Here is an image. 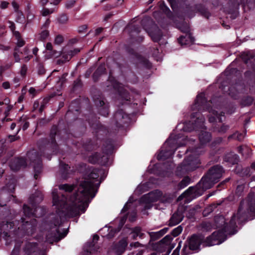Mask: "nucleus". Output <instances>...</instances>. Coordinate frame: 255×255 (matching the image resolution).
I'll return each mask as SVG.
<instances>
[{
	"label": "nucleus",
	"mask_w": 255,
	"mask_h": 255,
	"mask_svg": "<svg viewBox=\"0 0 255 255\" xmlns=\"http://www.w3.org/2000/svg\"><path fill=\"white\" fill-rule=\"evenodd\" d=\"M99 174L96 171H92L88 176L86 180L82 181L77 191L67 200L68 196L75 188V185L64 184L59 186V189L63 190L65 193L59 192L56 189L52 191L53 206L56 209V214H51L49 217L47 226L52 230L51 233L46 235V241L52 244L57 242L64 238L67 232L66 231L60 233L58 226L66 217H73L79 215L81 212L84 213L90 201V198L93 199L96 194L95 186L99 183Z\"/></svg>",
	"instance_id": "f257e3e1"
},
{
	"label": "nucleus",
	"mask_w": 255,
	"mask_h": 255,
	"mask_svg": "<svg viewBox=\"0 0 255 255\" xmlns=\"http://www.w3.org/2000/svg\"><path fill=\"white\" fill-rule=\"evenodd\" d=\"M199 139L201 146L187 150V152L190 153L177 168L176 173L178 175H182L194 170L200 164L198 155L204 152V150L202 149L203 148L202 146L211 140V134L208 132L202 131L199 135Z\"/></svg>",
	"instance_id": "f03ea898"
},
{
	"label": "nucleus",
	"mask_w": 255,
	"mask_h": 255,
	"mask_svg": "<svg viewBox=\"0 0 255 255\" xmlns=\"http://www.w3.org/2000/svg\"><path fill=\"white\" fill-rule=\"evenodd\" d=\"M255 214V195L254 193H250L246 199L241 202L237 213L233 215L230 221V227L234 229L237 226V224L242 223Z\"/></svg>",
	"instance_id": "7ed1b4c3"
},
{
	"label": "nucleus",
	"mask_w": 255,
	"mask_h": 255,
	"mask_svg": "<svg viewBox=\"0 0 255 255\" xmlns=\"http://www.w3.org/2000/svg\"><path fill=\"white\" fill-rule=\"evenodd\" d=\"M209 103H213V101L211 100L209 102H207L205 98V95L203 94H201L197 96L194 104L192 106L191 108L193 111L197 110L198 111H201L202 109L206 108L209 111V121L210 123H214L217 118L219 122H222V116H224V113L223 112H220L218 113V111L212 108L208 107Z\"/></svg>",
	"instance_id": "20e7f679"
},
{
	"label": "nucleus",
	"mask_w": 255,
	"mask_h": 255,
	"mask_svg": "<svg viewBox=\"0 0 255 255\" xmlns=\"http://www.w3.org/2000/svg\"><path fill=\"white\" fill-rule=\"evenodd\" d=\"M43 197L41 193L39 192H36L34 195L31 196L29 198V203L32 206L35 207L34 211H32L28 206L24 205L23 207V213L26 217H30L34 216L38 218L43 215L45 211L43 208L40 206H36L37 204L41 202L43 200Z\"/></svg>",
	"instance_id": "39448f33"
},
{
	"label": "nucleus",
	"mask_w": 255,
	"mask_h": 255,
	"mask_svg": "<svg viewBox=\"0 0 255 255\" xmlns=\"http://www.w3.org/2000/svg\"><path fill=\"white\" fill-rule=\"evenodd\" d=\"M216 183L210 178H208L206 174L203 176L197 186L195 187H190L184 193H183L179 197L178 200H181L184 197H190L195 194L198 188H202L203 191L211 188Z\"/></svg>",
	"instance_id": "423d86ee"
},
{
	"label": "nucleus",
	"mask_w": 255,
	"mask_h": 255,
	"mask_svg": "<svg viewBox=\"0 0 255 255\" xmlns=\"http://www.w3.org/2000/svg\"><path fill=\"white\" fill-rule=\"evenodd\" d=\"M202 236L194 234L185 243L181 252V255H188L192 251H198L201 244L203 243Z\"/></svg>",
	"instance_id": "0eeeda50"
},
{
	"label": "nucleus",
	"mask_w": 255,
	"mask_h": 255,
	"mask_svg": "<svg viewBox=\"0 0 255 255\" xmlns=\"http://www.w3.org/2000/svg\"><path fill=\"white\" fill-rule=\"evenodd\" d=\"M174 144V141L171 139L167 140L162 147L160 152L157 155V159L158 160H165L171 157L176 149Z\"/></svg>",
	"instance_id": "6e6552de"
},
{
	"label": "nucleus",
	"mask_w": 255,
	"mask_h": 255,
	"mask_svg": "<svg viewBox=\"0 0 255 255\" xmlns=\"http://www.w3.org/2000/svg\"><path fill=\"white\" fill-rule=\"evenodd\" d=\"M197 113H193L191 115V118L194 119L196 118V120L194 121V123H191L190 121L185 123L183 129L184 131L190 132L193 130H198L199 128H203L204 123L205 121L204 118L197 117Z\"/></svg>",
	"instance_id": "1a4fd4ad"
},
{
	"label": "nucleus",
	"mask_w": 255,
	"mask_h": 255,
	"mask_svg": "<svg viewBox=\"0 0 255 255\" xmlns=\"http://www.w3.org/2000/svg\"><path fill=\"white\" fill-rule=\"evenodd\" d=\"M27 157L34 163L33 168L34 170V177L37 179L38 175L42 171V163L40 156L34 150L29 151L27 153Z\"/></svg>",
	"instance_id": "9d476101"
},
{
	"label": "nucleus",
	"mask_w": 255,
	"mask_h": 255,
	"mask_svg": "<svg viewBox=\"0 0 255 255\" xmlns=\"http://www.w3.org/2000/svg\"><path fill=\"white\" fill-rule=\"evenodd\" d=\"M161 195L162 192L158 190L144 195L141 198V201L145 203V208L146 209H150L152 206L151 203L159 200Z\"/></svg>",
	"instance_id": "9b49d317"
},
{
	"label": "nucleus",
	"mask_w": 255,
	"mask_h": 255,
	"mask_svg": "<svg viewBox=\"0 0 255 255\" xmlns=\"http://www.w3.org/2000/svg\"><path fill=\"white\" fill-rule=\"evenodd\" d=\"M223 172V167L220 165H217L211 167L206 175H208V178L217 183L222 176Z\"/></svg>",
	"instance_id": "f8f14e48"
},
{
	"label": "nucleus",
	"mask_w": 255,
	"mask_h": 255,
	"mask_svg": "<svg viewBox=\"0 0 255 255\" xmlns=\"http://www.w3.org/2000/svg\"><path fill=\"white\" fill-rule=\"evenodd\" d=\"M114 119L116 125L119 127H122L129 121L128 116L125 114L122 110H119L115 114Z\"/></svg>",
	"instance_id": "ddd939ff"
},
{
	"label": "nucleus",
	"mask_w": 255,
	"mask_h": 255,
	"mask_svg": "<svg viewBox=\"0 0 255 255\" xmlns=\"http://www.w3.org/2000/svg\"><path fill=\"white\" fill-rule=\"evenodd\" d=\"M25 159L22 157H15L11 159L9 167L13 171H17L26 166Z\"/></svg>",
	"instance_id": "4468645a"
},
{
	"label": "nucleus",
	"mask_w": 255,
	"mask_h": 255,
	"mask_svg": "<svg viewBox=\"0 0 255 255\" xmlns=\"http://www.w3.org/2000/svg\"><path fill=\"white\" fill-rule=\"evenodd\" d=\"M184 210L183 208H179L172 215L169 221V225L170 226H175L180 223L184 218Z\"/></svg>",
	"instance_id": "2eb2a0df"
},
{
	"label": "nucleus",
	"mask_w": 255,
	"mask_h": 255,
	"mask_svg": "<svg viewBox=\"0 0 255 255\" xmlns=\"http://www.w3.org/2000/svg\"><path fill=\"white\" fill-rule=\"evenodd\" d=\"M148 33L154 42L159 41L162 36L161 31L155 24L152 25L151 29L148 30Z\"/></svg>",
	"instance_id": "dca6fc26"
},
{
	"label": "nucleus",
	"mask_w": 255,
	"mask_h": 255,
	"mask_svg": "<svg viewBox=\"0 0 255 255\" xmlns=\"http://www.w3.org/2000/svg\"><path fill=\"white\" fill-rule=\"evenodd\" d=\"M96 105L99 107L100 114L106 117L109 114V106L106 104L103 99L95 100Z\"/></svg>",
	"instance_id": "f3484780"
},
{
	"label": "nucleus",
	"mask_w": 255,
	"mask_h": 255,
	"mask_svg": "<svg viewBox=\"0 0 255 255\" xmlns=\"http://www.w3.org/2000/svg\"><path fill=\"white\" fill-rule=\"evenodd\" d=\"M24 251L27 255H31L32 254V255H36L38 251L37 245L34 243L28 242L25 245Z\"/></svg>",
	"instance_id": "a211bd4d"
},
{
	"label": "nucleus",
	"mask_w": 255,
	"mask_h": 255,
	"mask_svg": "<svg viewBox=\"0 0 255 255\" xmlns=\"http://www.w3.org/2000/svg\"><path fill=\"white\" fill-rule=\"evenodd\" d=\"M57 132V128L56 127H53L50 132V139L51 141L47 144V145L49 147L50 146L53 149V151H55L57 150V145L56 143L55 139V136Z\"/></svg>",
	"instance_id": "6ab92c4d"
},
{
	"label": "nucleus",
	"mask_w": 255,
	"mask_h": 255,
	"mask_svg": "<svg viewBox=\"0 0 255 255\" xmlns=\"http://www.w3.org/2000/svg\"><path fill=\"white\" fill-rule=\"evenodd\" d=\"M169 228H164L158 232H149V235L150 237V240L152 241H156L163 236L168 231Z\"/></svg>",
	"instance_id": "aec40b11"
},
{
	"label": "nucleus",
	"mask_w": 255,
	"mask_h": 255,
	"mask_svg": "<svg viewBox=\"0 0 255 255\" xmlns=\"http://www.w3.org/2000/svg\"><path fill=\"white\" fill-rule=\"evenodd\" d=\"M214 222L216 228H223L225 231L227 229L228 225L226 224L225 219L223 216H216Z\"/></svg>",
	"instance_id": "412c9836"
},
{
	"label": "nucleus",
	"mask_w": 255,
	"mask_h": 255,
	"mask_svg": "<svg viewBox=\"0 0 255 255\" xmlns=\"http://www.w3.org/2000/svg\"><path fill=\"white\" fill-rule=\"evenodd\" d=\"M178 40L181 45H187L192 43L194 39L191 34H186L185 36H181Z\"/></svg>",
	"instance_id": "4be33fe9"
},
{
	"label": "nucleus",
	"mask_w": 255,
	"mask_h": 255,
	"mask_svg": "<svg viewBox=\"0 0 255 255\" xmlns=\"http://www.w3.org/2000/svg\"><path fill=\"white\" fill-rule=\"evenodd\" d=\"M128 242L126 239L121 240L116 245L115 250L117 254L119 255L122 254L125 251L126 248L127 247Z\"/></svg>",
	"instance_id": "5701e85b"
},
{
	"label": "nucleus",
	"mask_w": 255,
	"mask_h": 255,
	"mask_svg": "<svg viewBox=\"0 0 255 255\" xmlns=\"http://www.w3.org/2000/svg\"><path fill=\"white\" fill-rule=\"evenodd\" d=\"M69 167L68 164L61 163L60 164V171L59 173L62 179H66L68 177L69 174Z\"/></svg>",
	"instance_id": "b1692460"
},
{
	"label": "nucleus",
	"mask_w": 255,
	"mask_h": 255,
	"mask_svg": "<svg viewBox=\"0 0 255 255\" xmlns=\"http://www.w3.org/2000/svg\"><path fill=\"white\" fill-rule=\"evenodd\" d=\"M21 220L22 224L21 227H18V229L19 230H23L26 233L29 234L30 232L28 230V229L32 228V225L28 221L26 220V219L21 218Z\"/></svg>",
	"instance_id": "393cba45"
},
{
	"label": "nucleus",
	"mask_w": 255,
	"mask_h": 255,
	"mask_svg": "<svg viewBox=\"0 0 255 255\" xmlns=\"http://www.w3.org/2000/svg\"><path fill=\"white\" fill-rule=\"evenodd\" d=\"M174 199V196L170 194H165L162 195L160 197V203L166 205L171 203Z\"/></svg>",
	"instance_id": "a878e982"
},
{
	"label": "nucleus",
	"mask_w": 255,
	"mask_h": 255,
	"mask_svg": "<svg viewBox=\"0 0 255 255\" xmlns=\"http://www.w3.org/2000/svg\"><path fill=\"white\" fill-rule=\"evenodd\" d=\"M107 159V157L103 156L101 157L100 153H96L89 158V161L92 163H103V159Z\"/></svg>",
	"instance_id": "bb28decb"
},
{
	"label": "nucleus",
	"mask_w": 255,
	"mask_h": 255,
	"mask_svg": "<svg viewBox=\"0 0 255 255\" xmlns=\"http://www.w3.org/2000/svg\"><path fill=\"white\" fill-rule=\"evenodd\" d=\"M80 51V48H75L73 50H71L65 52H63V57L65 58V60H69L73 56L77 54Z\"/></svg>",
	"instance_id": "cd10ccee"
},
{
	"label": "nucleus",
	"mask_w": 255,
	"mask_h": 255,
	"mask_svg": "<svg viewBox=\"0 0 255 255\" xmlns=\"http://www.w3.org/2000/svg\"><path fill=\"white\" fill-rule=\"evenodd\" d=\"M131 238L133 240H136L138 237L141 239L144 236V234L141 232V229L139 227H135L133 229L132 232L131 233Z\"/></svg>",
	"instance_id": "c85d7f7f"
},
{
	"label": "nucleus",
	"mask_w": 255,
	"mask_h": 255,
	"mask_svg": "<svg viewBox=\"0 0 255 255\" xmlns=\"http://www.w3.org/2000/svg\"><path fill=\"white\" fill-rule=\"evenodd\" d=\"M106 68L104 65H100L94 72L93 77L95 81L97 80L98 76L105 72Z\"/></svg>",
	"instance_id": "c756f323"
},
{
	"label": "nucleus",
	"mask_w": 255,
	"mask_h": 255,
	"mask_svg": "<svg viewBox=\"0 0 255 255\" xmlns=\"http://www.w3.org/2000/svg\"><path fill=\"white\" fill-rule=\"evenodd\" d=\"M201 226L204 231H209L213 229H215V225H213L209 221H205L202 223Z\"/></svg>",
	"instance_id": "7c9ffc66"
},
{
	"label": "nucleus",
	"mask_w": 255,
	"mask_h": 255,
	"mask_svg": "<svg viewBox=\"0 0 255 255\" xmlns=\"http://www.w3.org/2000/svg\"><path fill=\"white\" fill-rule=\"evenodd\" d=\"M190 179L188 177H184L182 181L178 184V188L181 189L186 187L189 183Z\"/></svg>",
	"instance_id": "2f4dec72"
},
{
	"label": "nucleus",
	"mask_w": 255,
	"mask_h": 255,
	"mask_svg": "<svg viewBox=\"0 0 255 255\" xmlns=\"http://www.w3.org/2000/svg\"><path fill=\"white\" fill-rule=\"evenodd\" d=\"M230 126L225 124H223L220 127H215V131L220 133H225L229 129Z\"/></svg>",
	"instance_id": "473e14b6"
},
{
	"label": "nucleus",
	"mask_w": 255,
	"mask_h": 255,
	"mask_svg": "<svg viewBox=\"0 0 255 255\" xmlns=\"http://www.w3.org/2000/svg\"><path fill=\"white\" fill-rule=\"evenodd\" d=\"M245 137V134L239 133L238 131H236L232 135L229 136L228 138H234L237 139L238 140L241 141Z\"/></svg>",
	"instance_id": "72a5a7b5"
},
{
	"label": "nucleus",
	"mask_w": 255,
	"mask_h": 255,
	"mask_svg": "<svg viewBox=\"0 0 255 255\" xmlns=\"http://www.w3.org/2000/svg\"><path fill=\"white\" fill-rule=\"evenodd\" d=\"M172 240L173 237L171 235H167L160 241V244L167 246L170 244Z\"/></svg>",
	"instance_id": "f704fd0d"
},
{
	"label": "nucleus",
	"mask_w": 255,
	"mask_h": 255,
	"mask_svg": "<svg viewBox=\"0 0 255 255\" xmlns=\"http://www.w3.org/2000/svg\"><path fill=\"white\" fill-rule=\"evenodd\" d=\"M183 228L181 226L174 229L171 232V236L174 237L178 236L182 231Z\"/></svg>",
	"instance_id": "c9c22d12"
},
{
	"label": "nucleus",
	"mask_w": 255,
	"mask_h": 255,
	"mask_svg": "<svg viewBox=\"0 0 255 255\" xmlns=\"http://www.w3.org/2000/svg\"><path fill=\"white\" fill-rule=\"evenodd\" d=\"M49 35V31L46 29H43L39 34V38L41 40H44L48 37Z\"/></svg>",
	"instance_id": "e433bc0d"
},
{
	"label": "nucleus",
	"mask_w": 255,
	"mask_h": 255,
	"mask_svg": "<svg viewBox=\"0 0 255 255\" xmlns=\"http://www.w3.org/2000/svg\"><path fill=\"white\" fill-rule=\"evenodd\" d=\"M254 99L251 97H246L243 101V105L245 106H250L253 102Z\"/></svg>",
	"instance_id": "4c0bfd02"
},
{
	"label": "nucleus",
	"mask_w": 255,
	"mask_h": 255,
	"mask_svg": "<svg viewBox=\"0 0 255 255\" xmlns=\"http://www.w3.org/2000/svg\"><path fill=\"white\" fill-rule=\"evenodd\" d=\"M160 8L163 12H164L166 14L168 15H169V13H171L170 9L164 2L160 4Z\"/></svg>",
	"instance_id": "58836bf2"
},
{
	"label": "nucleus",
	"mask_w": 255,
	"mask_h": 255,
	"mask_svg": "<svg viewBox=\"0 0 255 255\" xmlns=\"http://www.w3.org/2000/svg\"><path fill=\"white\" fill-rule=\"evenodd\" d=\"M20 245L19 243L15 244V247L11 252V255H18Z\"/></svg>",
	"instance_id": "ea45409f"
},
{
	"label": "nucleus",
	"mask_w": 255,
	"mask_h": 255,
	"mask_svg": "<svg viewBox=\"0 0 255 255\" xmlns=\"http://www.w3.org/2000/svg\"><path fill=\"white\" fill-rule=\"evenodd\" d=\"M15 36H16L17 38L18 39L17 43V47H20L23 46L24 45V41L22 39H19V33L18 32H16L15 33Z\"/></svg>",
	"instance_id": "a19ab883"
},
{
	"label": "nucleus",
	"mask_w": 255,
	"mask_h": 255,
	"mask_svg": "<svg viewBox=\"0 0 255 255\" xmlns=\"http://www.w3.org/2000/svg\"><path fill=\"white\" fill-rule=\"evenodd\" d=\"M68 21V17L65 14L61 15L58 18V21L61 24H64Z\"/></svg>",
	"instance_id": "79ce46f5"
},
{
	"label": "nucleus",
	"mask_w": 255,
	"mask_h": 255,
	"mask_svg": "<svg viewBox=\"0 0 255 255\" xmlns=\"http://www.w3.org/2000/svg\"><path fill=\"white\" fill-rule=\"evenodd\" d=\"M53 9H48L47 8H43L42 10V14L43 16H47L48 14L53 12Z\"/></svg>",
	"instance_id": "37998d69"
},
{
	"label": "nucleus",
	"mask_w": 255,
	"mask_h": 255,
	"mask_svg": "<svg viewBox=\"0 0 255 255\" xmlns=\"http://www.w3.org/2000/svg\"><path fill=\"white\" fill-rule=\"evenodd\" d=\"M77 0H69L65 4L67 8H71L74 6Z\"/></svg>",
	"instance_id": "c03bdc74"
},
{
	"label": "nucleus",
	"mask_w": 255,
	"mask_h": 255,
	"mask_svg": "<svg viewBox=\"0 0 255 255\" xmlns=\"http://www.w3.org/2000/svg\"><path fill=\"white\" fill-rule=\"evenodd\" d=\"M63 42V37L60 35H58L56 36L55 40H54V43L56 44H61Z\"/></svg>",
	"instance_id": "a18cd8bd"
},
{
	"label": "nucleus",
	"mask_w": 255,
	"mask_h": 255,
	"mask_svg": "<svg viewBox=\"0 0 255 255\" xmlns=\"http://www.w3.org/2000/svg\"><path fill=\"white\" fill-rule=\"evenodd\" d=\"M182 242L180 241L178 243V245L176 249L173 251L171 255H179V251L181 247Z\"/></svg>",
	"instance_id": "49530a36"
},
{
	"label": "nucleus",
	"mask_w": 255,
	"mask_h": 255,
	"mask_svg": "<svg viewBox=\"0 0 255 255\" xmlns=\"http://www.w3.org/2000/svg\"><path fill=\"white\" fill-rule=\"evenodd\" d=\"M67 73H64L62 75V76L60 78H59L58 83H60V85H62L65 82L66 80V77L67 76Z\"/></svg>",
	"instance_id": "de8ad7c7"
},
{
	"label": "nucleus",
	"mask_w": 255,
	"mask_h": 255,
	"mask_svg": "<svg viewBox=\"0 0 255 255\" xmlns=\"http://www.w3.org/2000/svg\"><path fill=\"white\" fill-rule=\"evenodd\" d=\"M47 100H43L42 101V102H41L40 103V105L39 106V111L40 112H42L43 111V110H44L45 107V104L47 103Z\"/></svg>",
	"instance_id": "09e8293b"
},
{
	"label": "nucleus",
	"mask_w": 255,
	"mask_h": 255,
	"mask_svg": "<svg viewBox=\"0 0 255 255\" xmlns=\"http://www.w3.org/2000/svg\"><path fill=\"white\" fill-rule=\"evenodd\" d=\"M170 6L173 10H175L177 8V5L175 0H168Z\"/></svg>",
	"instance_id": "8fccbe9b"
},
{
	"label": "nucleus",
	"mask_w": 255,
	"mask_h": 255,
	"mask_svg": "<svg viewBox=\"0 0 255 255\" xmlns=\"http://www.w3.org/2000/svg\"><path fill=\"white\" fill-rule=\"evenodd\" d=\"M181 30L185 33L186 34H190L189 32V27H188V25H183L181 27Z\"/></svg>",
	"instance_id": "3c124183"
},
{
	"label": "nucleus",
	"mask_w": 255,
	"mask_h": 255,
	"mask_svg": "<svg viewBox=\"0 0 255 255\" xmlns=\"http://www.w3.org/2000/svg\"><path fill=\"white\" fill-rule=\"evenodd\" d=\"M87 28V26L86 25H83L80 27H79L78 31L79 33H82L84 32Z\"/></svg>",
	"instance_id": "603ef678"
},
{
	"label": "nucleus",
	"mask_w": 255,
	"mask_h": 255,
	"mask_svg": "<svg viewBox=\"0 0 255 255\" xmlns=\"http://www.w3.org/2000/svg\"><path fill=\"white\" fill-rule=\"evenodd\" d=\"M27 68L25 65H23L21 68L20 73L22 76H25L26 73Z\"/></svg>",
	"instance_id": "864d4df0"
},
{
	"label": "nucleus",
	"mask_w": 255,
	"mask_h": 255,
	"mask_svg": "<svg viewBox=\"0 0 255 255\" xmlns=\"http://www.w3.org/2000/svg\"><path fill=\"white\" fill-rule=\"evenodd\" d=\"M38 74L40 75H42L44 74L45 73V69L43 66L41 65H39L38 66Z\"/></svg>",
	"instance_id": "5fc2aeb1"
},
{
	"label": "nucleus",
	"mask_w": 255,
	"mask_h": 255,
	"mask_svg": "<svg viewBox=\"0 0 255 255\" xmlns=\"http://www.w3.org/2000/svg\"><path fill=\"white\" fill-rule=\"evenodd\" d=\"M17 48H15V51H17ZM13 55H14V58H15V60L16 62H18L20 60V58L19 57V55H18V54L15 52L13 54Z\"/></svg>",
	"instance_id": "6e6d98bb"
},
{
	"label": "nucleus",
	"mask_w": 255,
	"mask_h": 255,
	"mask_svg": "<svg viewBox=\"0 0 255 255\" xmlns=\"http://www.w3.org/2000/svg\"><path fill=\"white\" fill-rule=\"evenodd\" d=\"M46 50H49V51H52L53 46H52V44H51V43L48 42L46 44Z\"/></svg>",
	"instance_id": "4d7b16f0"
},
{
	"label": "nucleus",
	"mask_w": 255,
	"mask_h": 255,
	"mask_svg": "<svg viewBox=\"0 0 255 255\" xmlns=\"http://www.w3.org/2000/svg\"><path fill=\"white\" fill-rule=\"evenodd\" d=\"M50 24V20L47 19L46 21L45 22L44 24L43 25L42 29H45Z\"/></svg>",
	"instance_id": "13d9d810"
},
{
	"label": "nucleus",
	"mask_w": 255,
	"mask_h": 255,
	"mask_svg": "<svg viewBox=\"0 0 255 255\" xmlns=\"http://www.w3.org/2000/svg\"><path fill=\"white\" fill-rule=\"evenodd\" d=\"M103 28L102 27H99L97 28L95 30V35H98L100 33H101L103 31Z\"/></svg>",
	"instance_id": "bf43d9fd"
},
{
	"label": "nucleus",
	"mask_w": 255,
	"mask_h": 255,
	"mask_svg": "<svg viewBox=\"0 0 255 255\" xmlns=\"http://www.w3.org/2000/svg\"><path fill=\"white\" fill-rule=\"evenodd\" d=\"M79 40V39L77 37H75V38H72L70 40V43L71 44H75L76 43H77Z\"/></svg>",
	"instance_id": "052dcab7"
},
{
	"label": "nucleus",
	"mask_w": 255,
	"mask_h": 255,
	"mask_svg": "<svg viewBox=\"0 0 255 255\" xmlns=\"http://www.w3.org/2000/svg\"><path fill=\"white\" fill-rule=\"evenodd\" d=\"M8 3L5 1H3L1 3L0 6L1 8H5L7 6Z\"/></svg>",
	"instance_id": "680f3d73"
},
{
	"label": "nucleus",
	"mask_w": 255,
	"mask_h": 255,
	"mask_svg": "<svg viewBox=\"0 0 255 255\" xmlns=\"http://www.w3.org/2000/svg\"><path fill=\"white\" fill-rule=\"evenodd\" d=\"M215 238H216V233L214 232L211 236H210L209 237L207 238V241H209L210 240H215Z\"/></svg>",
	"instance_id": "e2e57ef3"
},
{
	"label": "nucleus",
	"mask_w": 255,
	"mask_h": 255,
	"mask_svg": "<svg viewBox=\"0 0 255 255\" xmlns=\"http://www.w3.org/2000/svg\"><path fill=\"white\" fill-rule=\"evenodd\" d=\"M29 93L30 94H32L33 95H34L36 92V90L35 89L33 88V87H31L29 89V91H28Z\"/></svg>",
	"instance_id": "0e129e2a"
},
{
	"label": "nucleus",
	"mask_w": 255,
	"mask_h": 255,
	"mask_svg": "<svg viewBox=\"0 0 255 255\" xmlns=\"http://www.w3.org/2000/svg\"><path fill=\"white\" fill-rule=\"evenodd\" d=\"M39 106H40V105H39V102H38L36 101V102H35L34 103V104H33V109H34V110H36V109H37L39 108Z\"/></svg>",
	"instance_id": "69168bd1"
},
{
	"label": "nucleus",
	"mask_w": 255,
	"mask_h": 255,
	"mask_svg": "<svg viewBox=\"0 0 255 255\" xmlns=\"http://www.w3.org/2000/svg\"><path fill=\"white\" fill-rule=\"evenodd\" d=\"M140 246V244L138 243V242H135V243H131L130 244V246L131 247H134V248H136V247H138Z\"/></svg>",
	"instance_id": "338daca9"
},
{
	"label": "nucleus",
	"mask_w": 255,
	"mask_h": 255,
	"mask_svg": "<svg viewBox=\"0 0 255 255\" xmlns=\"http://www.w3.org/2000/svg\"><path fill=\"white\" fill-rule=\"evenodd\" d=\"M3 87L6 89L9 88V84L8 82H4L2 84Z\"/></svg>",
	"instance_id": "774afa93"
}]
</instances>
